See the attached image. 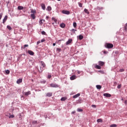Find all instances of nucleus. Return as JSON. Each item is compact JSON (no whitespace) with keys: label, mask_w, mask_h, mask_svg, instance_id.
I'll list each match as a JSON object with an SVG mask.
<instances>
[{"label":"nucleus","mask_w":127,"mask_h":127,"mask_svg":"<svg viewBox=\"0 0 127 127\" xmlns=\"http://www.w3.org/2000/svg\"><path fill=\"white\" fill-rule=\"evenodd\" d=\"M105 47H106V48H108L109 49H110L113 48V47H114V45H113V44H111V43H107L105 45Z\"/></svg>","instance_id":"1"},{"label":"nucleus","mask_w":127,"mask_h":127,"mask_svg":"<svg viewBox=\"0 0 127 127\" xmlns=\"http://www.w3.org/2000/svg\"><path fill=\"white\" fill-rule=\"evenodd\" d=\"M41 66H40V70H41V72L44 70L43 68L45 67V64L43 62H41Z\"/></svg>","instance_id":"2"},{"label":"nucleus","mask_w":127,"mask_h":127,"mask_svg":"<svg viewBox=\"0 0 127 127\" xmlns=\"http://www.w3.org/2000/svg\"><path fill=\"white\" fill-rule=\"evenodd\" d=\"M50 87L52 88H58V85L55 84V83H51L50 85Z\"/></svg>","instance_id":"3"},{"label":"nucleus","mask_w":127,"mask_h":127,"mask_svg":"<svg viewBox=\"0 0 127 127\" xmlns=\"http://www.w3.org/2000/svg\"><path fill=\"white\" fill-rule=\"evenodd\" d=\"M62 13H63L64 14H69L70 13V11H68V10H63L62 11Z\"/></svg>","instance_id":"4"},{"label":"nucleus","mask_w":127,"mask_h":127,"mask_svg":"<svg viewBox=\"0 0 127 127\" xmlns=\"http://www.w3.org/2000/svg\"><path fill=\"white\" fill-rule=\"evenodd\" d=\"M70 79L71 81H73V80H75V79H77V76L73 75L70 77Z\"/></svg>","instance_id":"5"},{"label":"nucleus","mask_w":127,"mask_h":127,"mask_svg":"<svg viewBox=\"0 0 127 127\" xmlns=\"http://www.w3.org/2000/svg\"><path fill=\"white\" fill-rule=\"evenodd\" d=\"M103 96H104V97H106V98H111L112 95L109 93H104Z\"/></svg>","instance_id":"6"},{"label":"nucleus","mask_w":127,"mask_h":127,"mask_svg":"<svg viewBox=\"0 0 127 127\" xmlns=\"http://www.w3.org/2000/svg\"><path fill=\"white\" fill-rule=\"evenodd\" d=\"M28 53L31 56L34 55V52H32L31 50H28Z\"/></svg>","instance_id":"7"},{"label":"nucleus","mask_w":127,"mask_h":127,"mask_svg":"<svg viewBox=\"0 0 127 127\" xmlns=\"http://www.w3.org/2000/svg\"><path fill=\"white\" fill-rule=\"evenodd\" d=\"M72 39L68 40L66 43V45H69V44L72 43Z\"/></svg>","instance_id":"8"},{"label":"nucleus","mask_w":127,"mask_h":127,"mask_svg":"<svg viewBox=\"0 0 127 127\" xmlns=\"http://www.w3.org/2000/svg\"><path fill=\"white\" fill-rule=\"evenodd\" d=\"M7 20V16H5L4 18L3 19L2 23H5V21Z\"/></svg>","instance_id":"9"},{"label":"nucleus","mask_w":127,"mask_h":127,"mask_svg":"<svg viewBox=\"0 0 127 127\" xmlns=\"http://www.w3.org/2000/svg\"><path fill=\"white\" fill-rule=\"evenodd\" d=\"M99 65H100V66H104V65H105V63L104 62L99 61Z\"/></svg>","instance_id":"10"},{"label":"nucleus","mask_w":127,"mask_h":127,"mask_svg":"<svg viewBox=\"0 0 127 127\" xmlns=\"http://www.w3.org/2000/svg\"><path fill=\"white\" fill-rule=\"evenodd\" d=\"M78 97H80V93H78L73 96V99H76Z\"/></svg>","instance_id":"11"},{"label":"nucleus","mask_w":127,"mask_h":127,"mask_svg":"<svg viewBox=\"0 0 127 127\" xmlns=\"http://www.w3.org/2000/svg\"><path fill=\"white\" fill-rule=\"evenodd\" d=\"M41 7H42V9H43V10H45V8H46L45 4H44V3H42V4H41Z\"/></svg>","instance_id":"12"},{"label":"nucleus","mask_w":127,"mask_h":127,"mask_svg":"<svg viewBox=\"0 0 127 127\" xmlns=\"http://www.w3.org/2000/svg\"><path fill=\"white\" fill-rule=\"evenodd\" d=\"M22 82V79L19 78L17 80V84H20Z\"/></svg>","instance_id":"13"},{"label":"nucleus","mask_w":127,"mask_h":127,"mask_svg":"<svg viewBox=\"0 0 127 127\" xmlns=\"http://www.w3.org/2000/svg\"><path fill=\"white\" fill-rule=\"evenodd\" d=\"M66 100H67V97H62L61 99V101H62L63 102H64V101H66Z\"/></svg>","instance_id":"14"},{"label":"nucleus","mask_w":127,"mask_h":127,"mask_svg":"<svg viewBox=\"0 0 127 127\" xmlns=\"http://www.w3.org/2000/svg\"><path fill=\"white\" fill-rule=\"evenodd\" d=\"M31 92L30 91H28L26 92H25V96H28L29 95H31Z\"/></svg>","instance_id":"15"},{"label":"nucleus","mask_w":127,"mask_h":127,"mask_svg":"<svg viewBox=\"0 0 127 127\" xmlns=\"http://www.w3.org/2000/svg\"><path fill=\"white\" fill-rule=\"evenodd\" d=\"M46 96H47V97H52V93L49 92V93H47Z\"/></svg>","instance_id":"16"},{"label":"nucleus","mask_w":127,"mask_h":127,"mask_svg":"<svg viewBox=\"0 0 127 127\" xmlns=\"http://www.w3.org/2000/svg\"><path fill=\"white\" fill-rule=\"evenodd\" d=\"M31 13H32V14H35V13H36V11L34 9H31Z\"/></svg>","instance_id":"17"},{"label":"nucleus","mask_w":127,"mask_h":127,"mask_svg":"<svg viewBox=\"0 0 127 127\" xmlns=\"http://www.w3.org/2000/svg\"><path fill=\"white\" fill-rule=\"evenodd\" d=\"M96 88L98 90H101L102 89V86L100 85H96Z\"/></svg>","instance_id":"18"},{"label":"nucleus","mask_w":127,"mask_h":127,"mask_svg":"<svg viewBox=\"0 0 127 127\" xmlns=\"http://www.w3.org/2000/svg\"><path fill=\"white\" fill-rule=\"evenodd\" d=\"M31 17H32V19H35V14H31Z\"/></svg>","instance_id":"19"},{"label":"nucleus","mask_w":127,"mask_h":127,"mask_svg":"<svg viewBox=\"0 0 127 127\" xmlns=\"http://www.w3.org/2000/svg\"><path fill=\"white\" fill-rule=\"evenodd\" d=\"M18 9L19 10H21L23 9V6H18Z\"/></svg>","instance_id":"20"},{"label":"nucleus","mask_w":127,"mask_h":127,"mask_svg":"<svg viewBox=\"0 0 127 127\" xmlns=\"http://www.w3.org/2000/svg\"><path fill=\"white\" fill-rule=\"evenodd\" d=\"M95 68L96 69H102V67H101V66L98 65H95Z\"/></svg>","instance_id":"21"},{"label":"nucleus","mask_w":127,"mask_h":127,"mask_svg":"<svg viewBox=\"0 0 127 127\" xmlns=\"http://www.w3.org/2000/svg\"><path fill=\"white\" fill-rule=\"evenodd\" d=\"M47 9H48V10L49 11H50L51 10H52V8L51 7V6H48L47 7Z\"/></svg>","instance_id":"22"},{"label":"nucleus","mask_w":127,"mask_h":127,"mask_svg":"<svg viewBox=\"0 0 127 127\" xmlns=\"http://www.w3.org/2000/svg\"><path fill=\"white\" fill-rule=\"evenodd\" d=\"M84 12L85 13H87V14H89V13H90V12H89L88 9H87L86 8L84 9Z\"/></svg>","instance_id":"23"},{"label":"nucleus","mask_w":127,"mask_h":127,"mask_svg":"<svg viewBox=\"0 0 127 127\" xmlns=\"http://www.w3.org/2000/svg\"><path fill=\"white\" fill-rule=\"evenodd\" d=\"M83 38H84V37L83 36V35H80L79 36V40H82V39H83Z\"/></svg>","instance_id":"24"},{"label":"nucleus","mask_w":127,"mask_h":127,"mask_svg":"<svg viewBox=\"0 0 127 127\" xmlns=\"http://www.w3.org/2000/svg\"><path fill=\"white\" fill-rule=\"evenodd\" d=\"M60 26L62 27V28H64V27H65V24L62 23L61 24Z\"/></svg>","instance_id":"25"},{"label":"nucleus","mask_w":127,"mask_h":127,"mask_svg":"<svg viewBox=\"0 0 127 127\" xmlns=\"http://www.w3.org/2000/svg\"><path fill=\"white\" fill-rule=\"evenodd\" d=\"M38 123L36 121H34L32 122V125H37Z\"/></svg>","instance_id":"26"},{"label":"nucleus","mask_w":127,"mask_h":127,"mask_svg":"<svg viewBox=\"0 0 127 127\" xmlns=\"http://www.w3.org/2000/svg\"><path fill=\"white\" fill-rule=\"evenodd\" d=\"M7 29H8L9 30H11V29H12V28H11V27H10L9 25H7Z\"/></svg>","instance_id":"27"},{"label":"nucleus","mask_w":127,"mask_h":127,"mask_svg":"<svg viewBox=\"0 0 127 127\" xmlns=\"http://www.w3.org/2000/svg\"><path fill=\"white\" fill-rule=\"evenodd\" d=\"M5 73L6 74H7V75H8V74H9V73H10V71H9V70L7 69L5 70Z\"/></svg>","instance_id":"28"},{"label":"nucleus","mask_w":127,"mask_h":127,"mask_svg":"<svg viewBox=\"0 0 127 127\" xmlns=\"http://www.w3.org/2000/svg\"><path fill=\"white\" fill-rule=\"evenodd\" d=\"M97 123H102L103 122V121L102 120V119H99L97 120Z\"/></svg>","instance_id":"29"},{"label":"nucleus","mask_w":127,"mask_h":127,"mask_svg":"<svg viewBox=\"0 0 127 127\" xmlns=\"http://www.w3.org/2000/svg\"><path fill=\"white\" fill-rule=\"evenodd\" d=\"M43 19L40 20L39 21V23L40 24H41V25H42V24H43Z\"/></svg>","instance_id":"30"},{"label":"nucleus","mask_w":127,"mask_h":127,"mask_svg":"<svg viewBox=\"0 0 127 127\" xmlns=\"http://www.w3.org/2000/svg\"><path fill=\"white\" fill-rule=\"evenodd\" d=\"M73 27H74L75 28L77 27V23L73 22Z\"/></svg>","instance_id":"31"},{"label":"nucleus","mask_w":127,"mask_h":127,"mask_svg":"<svg viewBox=\"0 0 127 127\" xmlns=\"http://www.w3.org/2000/svg\"><path fill=\"white\" fill-rule=\"evenodd\" d=\"M52 20H54V21H55V22H56V23H57V19H55V18H52Z\"/></svg>","instance_id":"32"},{"label":"nucleus","mask_w":127,"mask_h":127,"mask_svg":"<svg viewBox=\"0 0 127 127\" xmlns=\"http://www.w3.org/2000/svg\"><path fill=\"white\" fill-rule=\"evenodd\" d=\"M13 118H14V115H10L9 116V119H13Z\"/></svg>","instance_id":"33"},{"label":"nucleus","mask_w":127,"mask_h":127,"mask_svg":"<svg viewBox=\"0 0 127 127\" xmlns=\"http://www.w3.org/2000/svg\"><path fill=\"white\" fill-rule=\"evenodd\" d=\"M77 111V112H83V109L78 108Z\"/></svg>","instance_id":"34"},{"label":"nucleus","mask_w":127,"mask_h":127,"mask_svg":"<svg viewBox=\"0 0 127 127\" xmlns=\"http://www.w3.org/2000/svg\"><path fill=\"white\" fill-rule=\"evenodd\" d=\"M117 88L118 89H121V88H122V84H119Z\"/></svg>","instance_id":"35"},{"label":"nucleus","mask_w":127,"mask_h":127,"mask_svg":"<svg viewBox=\"0 0 127 127\" xmlns=\"http://www.w3.org/2000/svg\"><path fill=\"white\" fill-rule=\"evenodd\" d=\"M124 71H125L124 68H121L119 70V72H124Z\"/></svg>","instance_id":"36"},{"label":"nucleus","mask_w":127,"mask_h":127,"mask_svg":"<svg viewBox=\"0 0 127 127\" xmlns=\"http://www.w3.org/2000/svg\"><path fill=\"white\" fill-rule=\"evenodd\" d=\"M42 34H43V35H45V34H46V33L44 31H43L42 32Z\"/></svg>","instance_id":"37"},{"label":"nucleus","mask_w":127,"mask_h":127,"mask_svg":"<svg viewBox=\"0 0 127 127\" xmlns=\"http://www.w3.org/2000/svg\"><path fill=\"white\" fill-rule=\"evenodd\" d=\"M79 6H80V7H82V6H83V4H82V3H79Z\"/></svg>","instance_id":"38"},{"label":"nucleus","mask_w":127,"mask_h":127,"mask_svg":"<svg viewBox=\"0 0 127 127\" xmlns=\"http://www.w3.org/2000/svg\"><path fill=\"white\" fill-rule=\"evenodd\" d=\"M110 127H116L117 126L116 125H115V124H113V125H111Z\"/></svg>","instance_id":"39"},{"label":"nucleus","mask_w":127,"mask_h":127,"mask_svg":"<svg viewBox=\"0 0 127 127\" xmlns=\"http://www.w3.org/2000/svg\"><path fill=\"white\" fill-rule=\"evenodd\" d=\"M52 76H51V75H48V79H51V78H52Z\"/></svg>","instance_id":"40"},{"label":"nucleus","mask_w":127,"mask_h":127,"mask_svg":"<svg viewBox=\"0 0 127 127\" xmlns=\"http://www.w3.org/2000/svg\"><path fill=\"white\" fill-rule=\"evenodd\" d=\"M1 17H2V13H0V19H1Z\"/></svg>","instance_id":"41"},{"label":"nucleus","mask_w":127,"mask_h":127,"mask_svg":"<svg viewBox=\"0 0 127 127\" xmlns=\"http://www.w3.org/2000/svg\"><path fill=\"white\" fill-rule=\"evenodd\" d=\"M57 51H59V52H60V51H61V49L57 48Z\"/></svg>","instance_id":"42"},{"label":"nucleus","mask_w":127,"mask_h":127,"mask_svg":"<svg viewBox=\"0 0 127 127\" xmlns=\"http://www.w3.org/2000/svg\"><path fill=\"white\" fill-rule=\"evenodd\" d=\"M45 41V39H44L41 40V42H42V43L44 42Z\"/></svg>","instance_id":"43"},{"label":"nucleus","mask_w":127,"mask_h":127,"mask_svg":"<svg viewBox=\"0 0 127 127\" xmlns=\"http://www.w3.org/2000/svg\"><path fill=\"white\" fill-rule=\"evenodd\" d=\"M92 108H96L97 107V106L95 105H92Z\"/></svg>","instance_id":"44"},{"label":"nucleus","mask_w":127,"mask_h":127,"mask_svg":"<svg viewBox=\"0 0 127 127\" xmlns=\"http://www.w3.org/2000/svg\"><path fill=\"white\" fill-rule=\"evenodd\" d=\"M40 43V41H39L37 42V45H38V44H39Z\"/></svg>","instance_id":"45"},{"label":"nucleus","mask_w":127,"mask_h":127,"mask_svg":"<svg viewBox=\"0 0 127 127\" xmlns=\"http://www.w3.org/2000/svg\"><path fill=\"white\" fill-rule=\"evenodd\" d=\"M71 31H74V32H75V31H76V30H75L74 29H72Z\"/></svg>","instance_id":"46"},{"label":"nucleus","mask_w":127,"mask_h":127,"mask_svg":"<svg viewBox=\"0 0 127 127\" xmlns=\"http://www.w3.org/2000/svg\"><path fill=\"white\" fill-rule=\"evenodd\" d=\"M77 73H78V74H81V71L78 70V71H77Z\"/></svg>","instance_id":"47"},{"label":"nucleus","mask_w":127,"mask_h":127,"mask_svg":"<svg viewBox=\"0 0 127 127\" xmlns=\"http://www.w3.org/2000/svg\"><path fill=\"white\" fill-rule=\"evenodd\" d=\"M24 47H28V45H25Z\"/></svg>","instance_id":"48"},{"label":"nucleus","mask_w":127,"mask_h":127,"mask_svg":"<svg viewBox=\"0 0 127 127\" xmlns=\"http://www.w3.org/2000/svg\"><path fill=\"white\" fill-rule=\"evenodd\" d=\"M49 18V17L48 16H46V19H48Z\"/></svg>","instance_id":"49"},{"label":"nucleus","mask_w":127,"mask_h":127,"mask_svg":"<svg viewBox=\"0 0 127 127\" xmlns=\"http://www.w3.org/2000/svg\"><path fill=\"white\" fill-rule=\"evenodd\" d=\"M53 46H55L56 45V44L54 43V44H53Z\"/></svg>","instance_id":"50"},{"label":"nucleus","mask_w":127,"mask_h":127,"mask_svg":"<svg viewBox=\"0 0 127 127\" xmlns=\"http://www.w3.org/2000/svg\"><path fill=\"white\" fill-rule=\"evenodd\" d=\"M75 112L73 111L71 112V114H75Z\"/></svg>","instance_id":"51"},{"label":"nucleus","mask_w":127,"mask_h":127,"mask_svg":"<svg viewBox=\"0 0 127 127\" xmlns=\"http://www.w3.org/2000/svg\"><path fill=\"white\" fill-rule=\"evenodd\" d=\"M125 104H127V100L125 101Z\"/></svg>","instance_id":"52"},{"label":"nucleus","mask_w":127,"mask_h":127,"mask_svg":"<svg viewBox=\"0 0 127 127\" xmlns=\"http://www.w3.org/2000/svg\"><path fill=\"white\" fill-rule=\"evenodd\" d=\"M125 30L127 31V25H126V27L125 28Z\"/></svg>","instance_id":"53"},{"label":"nucleus","mask_w":127,"mask_h":127,"mask_svg":"<svg viewBox=\"0 0 127 127\" xmlns=\"http://www.w3.org/2000/svg\"><path fill=\"white\" fill-rule=\"evenodd\" d=\"M43 21L44 22H45V20H43Z\"/></svg>","instance_id":"54"},{"label":"nucleus","mask_w":127,"mask_h":127,"mask_svg":"<svg viewBox=\"0 0 127 127\" xmlns=\"http://www.w3.org/2000/svg\"><path fill=\"white\" fill-rule=\"evenodd\" d=\"M58 0V1H60V0Z\"/></svg>","instance_id":"55"},{"label":"nucleus","mask_w":127,"mask_h":127,"mask_svg":"<svg viewBox=\"0 0 127 127\" xmlns=\"http://www.w3.org/2000/svg\"><path fill=\"white\" fill-rule=\"evenodd\" d=\"M106 51H104V53H106Z\"/></svg>","instance_id":"56"},{"label":"nucleus","mask_w":127,"mask_h":127,"mask_svg":"<svg viewBox=\"0 0 127 127\" xmlns=\"http://www.w3.org/2000/svg\"><path fill=\"white\" fill-rule=\"evenodd\" d=\"M115 83H117V82H115Z\"/></svg>","instance_id":"57"}]
</instances>
